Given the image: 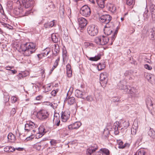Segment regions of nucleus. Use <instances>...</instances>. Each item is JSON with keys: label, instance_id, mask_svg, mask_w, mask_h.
I'll return each instance as SVG.
<instances>
[{"label": "nucleus", "instance_id": "f257e3e1", "mask_svg": "<svg viewBox=\"0 0 155 155\" xmlns=\"http://www.w3.org/2000/svg\"><path fill=\"white\" fill-rule=\"evenodd\" d=\"M35 45L33 43H25L22 44L21 48L22 51H24V55L28 56L35 51Z\"/></svg>", "mask_w": 155, "mask_h": 155}, {"label": "nucleus", "instance_id": "f03ea898", "mask_svg": "<svg viewBox=\"0 0 155 155\" xmlns=\"http://www.w3.org/2000/svg\"><path fill=\"white\" fill-rule=\"evenodd\" d=\"M109 41V38L104 36H100L95 38L94 42L97 44L104 45H106Z\"/></svg>", "mask_w": 155, "mask_h": 155}, {"label": "nucleus", "instance_id": "7ed1b4c3", "mask_svg": "<svg viewBox=\"0 0 155 155\" xmlns=\"http://www.w3.org/2000/svg\"><path fill=\"white\" fill-rule=\"evenodd\" d=\"M114 28L115 26L114 23L105 25L104 29V33L105 35H109L115 30Z\"/></svg>", "mask_w": 155, "mask_h": 155}, {"label": "nucleus", "instance_id": "20e7f679", "mask_svg": "<svg viewBox=\"0 0 155 155\" xmlns=\"http://www.w3.org/2000/svg\"><path fill=\"white\" fill-rule=\"evenodd\" d=\"M49 116L48 112L44 110H41L38 112L36 116L37 118L41 120H46L48 117Z\"/></svg>", "mask_w": 155, "mask_h": 155}, {"label": "nucleus", "instance_id": "39448f33", "mask_svg": "<svg viewBox=\"0 0 155 155\" xmlns=\"http://www.w3.org/2000/svg\"><path fill=\"white\" fill-rule=\"evenodd\" d=\"M112 19V17L109 15L106 14L100 16L99 18V20L101 23L107 24H109L110 23H113L110 22Z\"/></svg>", "mask_w": 155, "mask_h": 155}, {"label": "nucleus", "instance_id": "423d86ee", "mask_svg": "<svg viewBox=\"0 0 155 155\" xmlns=\"http://www.w3.org/2000/svg\"><path fill=\"white\" fill-rule=\"evenodd\" d=\"M98 146L96 144L92 146L86 150V154L87 155H101V152L98 151L95 153L94 152L97 149Z\"/></svg>", "mask_w": 155, "mask_h": 155}, {"label": "nucleus", "instance_id": "0eeeda50", "mask_svg": "<svg viewBox=\"0 0 155 155\" xmlns=\"http://www.w3.org/2000/svg\"><path fill=\"white\" fill-rule=\"evenodd\" d=\"M80 12L82 15L88 17L90 15L91 10L90 8L88 5H85L81 8Z\"/></svg>", "mask_w": 155, "mask_h": 155}, {"label": "nucleus", "instance_id": "6e6552de", "mask_svg": "<svg viewBox=\"0 0 155 155\" xmlns=\"http://www.w3.org/2000/svg\"><path fill=\"white\" fill-rule=\"evenodd\" d=\"M108 74L107 73L105 72L100 74V83L102 87H105L107 82Z\"/></svg>", "mask_w": 155, "mask_h": 155}, {"label": "nucleus", "instance_id": "1a4fd4ad", "mask_svg": "<svg viewBox=\"0 0 155 155\" xmlns=\"http://www.w3.org/2000/svg\"><path fill=\"white\" fill-rule=\"evenodd\" d=\"M87 32L91 36H94L98 33L97 27L94 25H90L87 28Z\"/></svg>", "mask_w": 155, "mask_h": 155}, {"label": "nucleus", "instance_id": "9d476101", "mask_svg": "<svg viewBox=\"0 0 155 155\" xmlns=\"http://www.w3.org/2000/svg\"><path fill=\"white\" fill-rule=\"evenodd\" d=\"M35 124L32 122H28L25 125V130L28 132L32 130V131L34 133L35 132V130H34V128L37 127Z\"/></svg>", "mask_w": 155, "mask_h": 155}, {"label": "nucleus", "instance_id": "9b49d317", "mask_svg": "<svg viewBox=\"0 0 155 155\" xmlns=\"http://www.w3.org/2000/svg\"><path fill=\"white\" fill-rule=\"evenodd\" d=\"M78 21L79 27L81 28H84L87 24V21L83 17H80L78 19Z\"/></svg>", "mask_w": 155, "mask_h": 155}, {"label": "nucleus", "instance_id": "f8f14e48", "mask_svg": "<svg viewBox=\"0 0 155 155\" xmlns=\"http://www.w3.org/2000/svg\"><path fill=\"white\" fill-rule=\"evenodd\" d=\"M21 1L25 8L31 7L34 2L32 0H21Z\"/></svg>", "mask_w": 155, "mask_h": 155}, {"label": "nucleus", "instance_id": "ddd939ff", "mask_svg": "<svg viewBox=\"0 0 155 155\" xmlns=\"http://www.w3.org/2000/svg\"><path fill=\"white\" fill-rule=\"evenodd\" d=\"M85 94L84 91V90H80L76 89L75 92V96L78 98H81L85 99L84 97L83 96Z\"/></svg>", "mask_w": 155, "mask_h": 155}, {"label": "nucleus", "instance_id": "4468645a", "mask_svg": "<svg viewBox=\"0 0 155 155\" xmlns=\"http://www.w3.org/2000/svg\"><path fill=\"white\" fill-rule=\"evenodd\" d=\"M81 125V123L80 122L77 121L68 125V128L69 130L77 129L79 128Z\"/></svg>", "mask_w": 155, "mask_h": 155}, {"label": "nucleus", "instance_id": "2eb2a0df", "mask_svg": "<svg viewBox=\"0 0 155 155\" xmlns=\"http://www.w3.org/2000/svg\"><path fill=\"white\" fill-rule=\"evenodd\" d=\"M61 118L62 120V121L64 122H66L70 117L69 113L66 111H65L64 112L62 111L61 113Z\"/></svg>", "mask_w": 155, "mask_h": 155}, {"label": "nucleus", "instance_id": "dca6fc26", "mask_svg": "<svg viewBox=\"0 0 155 155\" xmlns=\"http://www.w3.org/2000/svg\"><path fill=\"white\" fill-rule=\"evenodd\" d=\"M135 92V90L134 87L131 88L130 86H128V87H125V92L127 94H130L132 96H134Z\"/></svg>", "mask_w": 155, "mask_h": 155}, {"label": "nucleus", "instance_id": "f3484780", "mask_svg": "<svg viewBox=\"0 0 155 155\" xmlns=\"http://www.w3.org/2000/svg\"><path fill=\"white\" fill-rule=\"evenodd\" d=\"M150 10L151 14L152 20L155 21V5L153 4H150Z\"/></svg>", "mask_w": 155, "mask_h": 155}, {"label": "nucleus", "instance_id": "a211bd4d", "mask_svg": "<svg viewBox=\"0 0 155 155\" xmlns=\"http://www.w3.org/2000/svg\"><path fill=\"white\" fill-rule=\"evenodd\" d=\"M45 129L42 126H40L39 128V133L37 134L36 135V138H39L41 137L44 135V131Z\"/></svg>", "mask_w": 155, "mask_h": 155}, {"label": "nucleus", "instance_id": "6ab92c4d", "mask_svg": "<svg viewBox=\"0 0 155 155\" xmlns=\"http://www.w3.org/2000/svg\"><path fill=\"white\" fill-rule=\"evenodd\" d=\"M120 128L119 122H116L114 123L113 126V129L114 130V133L115 135H117L119 134V129Z\"/></svg>", "mask_w": 155, "mask_h": 155}, {"label": "nucleus", "instance_id": "aec40b11", "mask_svg": "<svg viewBox=\"0 0 155 155\" xmlns=\"http://www.w3.org/2000/svg\"><path fill=\"white\" fill-rule=\"evenodd\" d=\"M148 134L151 138V140L152 141H154L155 139V131L153 129L150 128L148 132Z\"/></svg>", "mask_w": 155, "mask_h": 155}, {"label": "nucleus", "instance_id": "412c9836", "mask_svg": "<svg viewBox=\"0 0 155 155\" xmlns=\"http://www.w3.org/2000/svg\"><path fill=\"white\" fill-rule=\"evenodd\" d=\"M125 82L124 81H120L118 84L117 85L119 88L122 90H123L125 92V87H128V86L125 85Z\"/></svg>", "mask_w": 155, "mask_h": 155}, {"label": "nucleus", "instance_id": "4be33fe9", "mask_svg": "<svg viewBox=\"0 0 155 155\" xmlns=\"http://www.w3.org/2000/svg\"><path fill=\"white\" fill-rule=\"evenodd\" d=\"M8 139L9 142H14L16 140L15 136L12 133H10L8 135Z\"/></svg>", "mask_w": 155, "mask_h": 155}, {"label": "nucleus", "instance_id": "5701e85b", "mask_svg": "<svg viewBox=\"0 0 155 155\" xmlns=\"http://www.w3.org/2000/svg\"><path fill=\"white\" fill-rule=\"evenodd\" d=\"M66 101H67L68 104L69 105L73 104L75 102V99L73 97H69L68 98H66Z\"/></svg>", "mask_w": 155, "mask_h": 155}, {"label": "nucleus", "instance_id": "b1692460", "mask_svg": "<svg viewBox=\"0 0 155 155\" xmlns=\"http://www.w3.org/2000/svg\"><path fill=\"white\" fill-rule=\"evenodd\" d=\"M23 10L21 8H17L14 9L13 12L16 15H23Z\"/></svg>", "mask_w": 155, "mask_h": 155}, {"label": "nucleus", "instance_id": "393cba45", "mask_svg": "<svg viewBox=\"0 0 155 155\" xmlns=\"http://www.w3.org/2000/svg\"><path fill=\"white\" fill-rule=\"evenodd\" d=\"M149 30L150 31L151 33L150 36L151 39L154 40L155 39V27L150 29Z\"/></svg>", "mask_w": 155, "mask_h": 155}, {"label": "nucleus", "instance_id": "a878e982", "mask_svg": "<svg viewBox=\"0 0 155 155\" xmlns=\"http://www.w3.org/2000/svg\"><path fill=\"white\" fill-rule=\"evenodd\" d=\"M146 103L147 107L148 108H149V106H153V104L152 103V102L151 101L150 97H148L147 98H146Z\"/></svg>", "mask_w": 155, "mask_h": 155}, {"label": "nucleus", "instance_id": "bb28decb", "mask_svg": "<svg viewBox=\"0 0 155 155\" xmlns=\"http://www.w3.org/2000/svg\"><path fill=\"white\" fill-rule=\"evenodd\" d=\"M148 10L147 8V9L144 12L143 14V17L144 18L143 20L144 21H147L149 17V15L148 14Z\"/></svg>", "mask_w": 155, "mask_h": 155}, {"label": "nucleus", "instance_id": "cd10ccee", "mask_svg": "<svg viewBox=\"0 0 155 155\" xmlns=\"http://www.w3.org/2000/svg\"><path fill=\"white\" fill-rule=\"evenodd\" d=\"M101 54H98L97 56H95L94 57H90L89 58V60L91 61H96L101 59Z\"/></svg>", "mask_w": 155, "mask_h": 155}, {"label": "nucleus", "instance_id": "c85d7f7f", "mask_svg": "<svg viewBox=\"0 0 155 155\" xmlns=\"http://www.w3.org/2000/svg\"><path fill=\"white\" fill-rule=\"evenodd\" d=\"M119 29V28H118V27H117L116 28V29L115 30V31H114V34L113 35H112L111 37V41H112V43L111 44H112V42L113 41L115 38H116L117 33L118 32V30Z\"/></svg>", "mask_w": 155, "mask_h": 155}, {"label": "nucleus", "instance_id": "c756f323", "mask_svg": "<svg viewBox=\"0 0 155 155\" xmlns=\"http://www.w3.org/2000/svg\"><path fill=\"white\" fill-rule=\"evenodd\" d=\"M54 51H53L54 55H57L59 51V45L57 44L54 45Z\"/></svg>", "mask_w": 155, "mask_h": 155}, {"label": "nucleus", "instance_id": "7c9ffc66", "mask_svg": "<svg viewBox=\"0 0 155 155\" xmlns=\"http://www.w3.org/2000/svg\"><path fill=\"white\" fill-rule=\"evenodd\" d=\"M105 67V64L104 63H99L97 68L98 71H101L104 69Z\"/></svg>", "mask_w": 155, "mask_h": 155}, {"label": "nucleus", "instance_id": "2f4dec72", "mask_svg": "<svg viewBox=\"0 0 155 155\" xmlns=\"http://www.w3.org/2000/svg\"><path fill=\"white\" fill-rule=\"evenodd\" d=\"M100 151H101L103 153L106 155H109L110 151L109 150L106 148H101L100 149Z\"/></svg>", "mask_w": 155, "mask_h": 155}, {"label": "nucleus", "instance_id": "473e14b6", "mask_svg": "<svg viewBox=\"0 0 155 155\" xmlns=\"http://www.w3.org/2000/svg\"><path fill=\"white\" fill-rule=\"evenodd\" d=\"M51 39L52 41L55 43L58 42V39L55 34H53L51 35Z\"/></svg>", "mask_w": 155, "mask_h": 155}, {"label": "nucleus", "instance_id": "72a5a7b5", "mask_svg": "<svg viewBox=\"0 0 155 155\" xmlns=\"http://www.w3.org/2000/svg\"><path fill=\"white\" fill-rule=\"evenodd\" d=\"M43 87H45V90L44 92L45 93H46L51 91V85L50 84H48L46 86H45V87L44 86Z\"/></svg>", "mask_w": 155, "mask_h": 155}, {"label": "nucleus", "instance_id": "f704fd0d", "mask_svg": "<svg viewBox=\"0 0 155 155\" xmlns=\"http://www.w3.org/2000/svg\"><path fill=\"white\" fill-rule=\"evenodd\" d=\"M50 52V49L49 48H46L44 50V52L43 54V56H47Z\"/></svg>", "mask_w": 155, "mask_h": 155}, {"label": "nucleus", "instance_id": "c9c22d12", "mask_svg": "<svg viewBox=\"0 0 155 155\" xmlns=\"http://www.w3.org/2000/svg\"><path fill=\"white\" fill-rule=\"evenodd\" d=\"M137 127L134 126L133 125L131 129V133L132 135H134L136 134L137 130Z\"/></svg>", "mask_w": 155, "mask_h": 155}, {"label": "nucleus", "instance_id": "e433bc0d", "mask_svg": "<svg viewBox=\"0 0 155 155\" xmlns=\"http://www.w3.org/2000/svg\"><path fill=\"white\" fill-rule=\"evenodd\" d=\"M31 8L30 10L28 11L25 10V9H23V12H22L23 13V16H27L30 14L31 12Z\"/></svg>", "mask_w": 155, "mask_h": 155}, {"label": "nucleus", "instance_id": "4c0bfd02", "mask_svg": "<svg viewBox=\"0 0 155 155\" xmlns=\"http://www.w3.org/2000/svg\"><path fill=\"white\" fill-rule=\"evenodd\" d=\"M146 152L143 150H139L137 151V153L134 155H145Z\"/></svg>", "mask_w": 155, "mask_h": 155}, {"label": "nucleus", "instance_id": "58836bf2", "mask_svg": "<svg viewBox=\"0 0 155 155\" xmlns=\"http://www.w3.org/2000/svg\"><path fill=\"white\" fill-rule=\"evenodd\" d=\"M106 0H95V1L98 5H103L105 1Z\"/></svg>", "mask_w": 155, "mask_h": 155}, {"label": "nucleus", "instance_id": "ea45409f", "mask_svg": "<svg viewBox=\"0 0 155 155\" xmlns=\"http://www.w3.org/2000/svg\"><path fill=\"white\" fill-rule=\"evenodd\" d=\"M134 3V0H126L127 4L129 6L133 5Z\"/></svg>", "mask_w": 155, "mask_h": 155}, {"label": "nucleus", "instance_id": "a19ab883", "mask_svg": "<svg viewBox=\"0 0 155 155\" xmlns=\"http://www.w3.org/2000/svg\"><path fill=\"white\" fill-rule=\"evenodd\" d=\"M54 120H55V124L57 126H59L60 125V120L59 119V118H54Z\"/></svg>", "mask_w": 155, "mask_h": 155}, {"label": "nucleus", "instance_id": "79ce46f5", "mask_svg": "<svg viewBox=\"0 0 155 155\" xmlns=\"http://www.w3.org/2000/svg\"><path fill=\"white\" fill-rule=\"evenodd\" d=\"M3 25L4 27H6L7 28H8L10 30H12L13 29V27L7 24L3 23Z\"/></svg>", "mask_w": 155, "mask_h": 155}, {"label": "nucleus", "instance_id": "37998d69", "mask_svg": "<svg viewBox=\"0 0 155 155\" xmlns=\"http://www.w3.org/2000/svg\"><path fill=\"white\" fill-rule=\"evenodd\" d=\"M9 96L7 94L4 95V100L6 103H7L9 101Z\"/></svg>", "mask_w": 155, "mask_h": 155}, {"label": "nucleus", "instance_id": "c03bdc74", "mask_svg": "<svg viewBox=\"0 0 155 155\" xmlns=\"http://www.w3.org/2000/svg\"><path fill=\"white\" fill-rule=\"evenodd\" d=\"M41 143H37L35 145L36 149L38 150H39L41 149Z\"/></svg>", "mask_w": 155, "mask_h": 155}, {"label": "nucleus", "instance_id": "a18cd8bd", "mask_svg": "<svg viewBox=\"0 0 155 155\" xmlns=\"http://www.w3.org/2000/svg\"><path fill=\"white\" fill-rule=\"evenodd\" d=\"M58 91L59 89H57L55 90H53L51 92V94L52 96L54 97L56 95V94Z\"/></svg>", "mask_w": 155, "mask_h": 155}, {"label": "nucleus", "instance_id": "49530a36", "mask_svg": "<svg viewBox=\"0 0 155 155\" xmlns=\"http://www.w3.org/2000/svg\"><path fill=\"white\" fill-rule=\"evenodd\" d=\"M123 142L122 141H120L118 143V148L120 149H123L124 148Z\"/></svg>", "mask_w": 155, "mask_h": 155}, {"label": "nucleus", "instance_id": "de8ad7c7", "mask_svg": "<svg viewBox=\"0 0 155 155\" xmlns=\"http://www.w3.org/2000/svg\"><path fill=\"white\" fill-rule=\"evenodd\" d=\"M123 126L126 128L129 126V123L128 121H124L122 124Z\"/></svg>", "mask_w": 155, "mask_h": 155}, {"label": "nucleus", "instance_id": "09e8293b", "mask_svg": "<svg viewBox=\"0 0 155 155\" xmlns=\"http://www.w3.org/2000/svg\"><path fill=\"white\" fill-rule=\"evenodd\" d=\"M86 99L88 101H91L93 100V98L92 96L90 95L87 96L86 98Z\"/></svg>", "mask_w": 155, "mask_h": 155}, {"label": "nucleus", "instance_id": "8fccbe9b", "mask_svg": "<svg viewBox=\"0 0 155 155\" xmlns=\"http://www.w3.org/2000/svg\"><path fill=\"white\" fill-rule=\"evenodd\" d=\"M16 112V110L15 108H12L11 111L10 112L11 116H13Z\"/></svg>", "mask_w": 155, "mask_h": 155}, {"label": "nucleus", "instance_id": "3c124183", "mask_svg": "<svg viewBox=\"0 0 155 155\" xmlns=\"http://www.w3.org/2000/svg\"><path fill=\"white\" fill-rule=\"evenodd\" d=\"M12 103H15L17 100V98L15 96H12L11 98Z\"/></svg>", "mask_w": 155, "mask_h": 155}, {"label": "nucleus", "instance_id": "603ef678", "mask_svg": "<svg viewBox=\"0 0 155 155\" xmlns=\"http://www.w3.org/2000/svg\"><path fill=\"white\" fill-rule=\"evenodd\" d=\"M54 20H53L52 21H51L50 22H48L49 24V26L50 27H52L54 25Z\"/></svg>", "mask_w": 155, "mask_h": 155}, {"label": "nucleus", "instance_id": "864d4df0", "mask_svg": "<svg viewBox=\"0 0 155 155\" xmlns=\"http://www.w3.org/2000/svg\"><path fill=\"white\" fill-rule=\"evenodd\" d=\"M144 67L145 68L149 70H151L152 69V67L147 64H145L144 65Z\"/></svg>", "mask_w": 155, "mask_h": 155}, {"label": "nucleus", "instance_id": "5fc2aeb1", "mask_svg": "<svg viewBox=\"0 0 155 155\" xmlns=\"http://www.w3.org/2000/svg\"><path fill=\"white\" fill-rule=\"evenodd\" d=\"M112 101L114 102H119L120 101V98L118 97H115L112 99Z\"/></svg>", "mask_w": 155, "mask_h": 155}, {"label": "nucleus", "instance_id": "6e6d98bb", "mask_svg": "<svg viewBox=\"0 0 155 155\" xmlns=\"http://www.w3.org/2000/svg\"><path fill=\"white\" fill-rule=\"evenodd\" d=\"M153 76L152 74H148L147 76V78L148 81H151V79Z\"/></svg>", "mask_w": 155, "mask_h": 155}, {"label": "nucleus", "instance_id": "4d7b16f0", "mask_svg": "<svg viewBox=\"0 0 155 155\" xmlns=\"http://www.w3.org/2000/svg\"><path fill=\"white\" fill-rule=\"evenodd\" d=\"M129 61L131 63L134 64H135L136 62L135 61H134L133 60V58L132 57H130L129 58Z\"/></svg>", "mask_w": 155, "mask_h": 155}, {"label": "nucleus", "instance_id": "13d9d810", "mask_svg": "<svg viewBox=\"0 0 155 155\" xmlns=\"http://www.w3.org/2000/svg\"><path fill=\"white\" fill-rule=\"evenodd\" d=\"M12 2H8L7 4V6L8 7H9V9L11 10L12 8Z\"/></svg>", "mask_w": 155, "mask_h": 155}, {"label": "nucleus", "instance_id": "bf43d9fd", "mask_svg": "<svg viewBox=\"0 0 155 155\" xmlns=\"http://www.w3.org/2000/svg\"><path fill=\"white\" fill-rule=\"evenodd\" d=\"M67 74L68 77H71L72 74V71H67Z\"/></svg>", "mask_w": 155, "mask_h": 155}, {"label": "nucleus", "instance_id": "052dcab7", "mask_svg": "<svg viewBox=\"0 0 155 155\" xmlns=\"http://www.w3.org/2000/svg\"><path fill=\"white\" fill-rule=\"evenodd\" d=\"M66 67L67 71L71 70V66L69 64H67Z\"/></svg>", "mask_w": 155, "mask_h": 155}, {"label": "nucleus", "instance_id": "680f3d73", "mask_svg": "<svg viewBox=\"0 0 155 155\" xmlns=\"http://www.w3.org/2000/svg\"><path fill=\"white\" fill-rule=\"evenodd\" d=\"M85 45L86 46H87V47L89 46L93 47L94 46V44L93 43L88 42H86Z\"/></svg>", "mask_w": 155, "mask_h": 155}, {"label": "nucleus", "instance_id": "e2e57ef3", "mask_svg": "<svg viewBox=\"0 0 155 155\" xmlns=\"http://www.w3.org/2000/svg\"><path fill=\"white\" fill-rule=\"evenodd\" d=\"M50 143L52 145H55L57 143L56 141L54 140H52L50 141Z\"/></svg>", "mask_w": 155, "mask_h": 155}, {"label": "nucleus", "instance_id": "0e129e2a", "mask_svg": "<svg viewBox=\"0 0 155 155\" xmlns=\"http://www.w3.org/2000/svg\"><path fill=\"white\" fill-rule=\"evenodd\" d=\"M42 98V97L41 95L38 96L35 98L36 100L38 101L41 100Z\"/></svg>", "mask_w": 155, "mask_h": 155}, {"label": "nucleus", "instance_id": "69168bd1", "mask_svg": "<svg viewBox=\"0 0 155 155\" xmlns=\"http://www.w3.org/2000/svg\"><path fill=\"white\" fill-rule=\"evenodd\" d=\"M15 149H16L18 151H21L23 150V148L21 147L15 148V149H14V151L15 150Z\"/></svg>", "mask_w": 155, "mask_h": 155}, {"label": "nucleus", "instance_id": "338daca9", "mask_svg": "<svg viewBox=\"0 0 155 155\" xmlns=\"http://www.w3.org/2000/svg\"><path fill=\"white\" fill-rule=\"evenodd\" d=\"M44 26L46 28H48L49 27H50V26H49V24H48V22L45 23L44 24Z\"/></svg>", "mask_w": 155, "mask_h": 155}, {"label": "nucleus", "instance_id": "774afa93", "mask_svg": "<svg viewBox=\"0 0 155 155\" xmlns=\"http://www.w3.org/2000/svg\"><path fill=\"white\" fill-rule=\"evenodd\" d=\"M10 149V147L8 146L6 147L4 149V151L6 152L9 151V150Z\"/></svg>", "mask_w": 155, "mask_h": 155}]
</instances>
